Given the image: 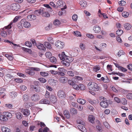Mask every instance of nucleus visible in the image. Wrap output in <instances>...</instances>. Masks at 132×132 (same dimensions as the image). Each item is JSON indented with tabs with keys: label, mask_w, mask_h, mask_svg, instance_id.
Wrapping results in <instances>:
<instances>
[{
	"label": "nucleus",
	"mask_w": 132,
	"mask_h": 132,
	"mask_svg": "<svg viewBox=\"0 0 132 132\" xmlns=\"http://www.w3.org/2000/svg\"><path fill=\"white\" fill-rule=\"evenodd\" d=\"M0 120L3 121H6L7 120V119L5 116L1 115L0 116Z\"/></svg>",
	"instance_id": "nucleus-35"
},
{
	"label": "nucleus",
	"mask_w": 132,
	"mask_h": 132,
	"mask_svg": "<svg viewBox=\"0 0 132 132\" xmlns=\"http://www.w3.org/2000/svg\"><path fill=\"white\" fill-rule=\"evenodd\" d=\"M50 71L52 74L53 75L58 74L61 75L62 76H64L65 75L64 73L63 72L59 71L57 72V71H56L53 70H51Z\"/></svg>",
	"instance_id": "nucleus-13"
},
{
	"label": "nucleus",
	"mask_w": 132,
	"mask_h": 132,
	"mask_svg": "<svg viewBox=\"0 0 132 132\" xmlns=\"http://www.w3.org/2000/svg\"><path fill=\"white\" fill-rule=\"evenodd\" d=\"M48 82L52 86H54L56 85L57 81L53 79H51L49 80Z\"/></svg>",
	"instance_id": "nucleus-17"
},
{
	"label": "nucleus",
	"mask_w": 132,
	"mask_h": 132,
	"mask_svg": "<svg viewBox=\"0 0 132 132\" xmlns=\"http://www.w3.org/2000/svg\"><path fill=\"white\" fill-rule=\"evenodd\" d=\"M39 103L41 104H48L50 103V101L46 99H43L41 100L40 101Z\"/></svg>",
	"instance_id": "nucleus-23"
},
{
	"label": "nucleus",
	"mask_w": 132,
	"mask_h": 132,
	"mask_svg": "<svg viewBox=\"0 0 132 132\" xmlns=\"http://www.w3.org/2000/svg\"><path fill=\"white\" fill-rule=\"evenodd\" d=\"M77 101L79 103L84 105L86 102L85 100L84 99H81V98H79L77 100Z\"/></svg>",
	"instance_id": "nucleus-25"
},
{
	"label": "nucleus",
	"mask_w": 132,
	"mask_h": 132,
	"mask_svg": "<svg viewBox=\"0 0 132 132\" xmlns=\"http://www.w3.org/2000/svg\"><path fill=\"white\" fill-rule=\"evenodd\" d=\"M122 15L123 17L125 18L127 17L129 15V13L126 12H123L122 13Z\"/></svg>",
	"instance_id": "nucleus-51"
},
{
	"label": "nucleus",
	"mask_w": 132,
	"mask_h": 132,
	"mask_svg": "<svg viewBox=\"0 0 132 132\" xmlns=\"http://www.w3.org/2000/svg\"><path fill=\"white\" fill-rule=\"evenodd\" d=\"M44 6L46 8L45 9H47V11H49V12H51L52 11V8L50 7L48 4H44Z\"/></svg>",
	"instance_id": "nucleus-40"
},
{
	"label": "nucleus",
	"mask_w": 132,
	"mask_h": 132,
	"mask_svg": "<svg viewBox=\"0 0 132 132\" xmlns=\"http://www.w3.org/2000/svg\"><path fill=\"white\" fill-rule=\"evenodd\" d=\"M86 36L88 37L90 39H94V36L92 34H87Z\"/></svg>",
	"instance_id": "nucleus-56"
},
{
	"label": "nucleus",
	"mask_w": 132,
	"mask_h": 132,
	"mask_svg": "<svg viewBox=\"0 0 132 132\" xmlns=\"http://www.w3.org/2000/svg\"><path fill=\"white\" fill-rule=\"evenodd\" d=\"M126 4V2L123 0H121V1H119V4L120 6H124Z\"/></svg>",
	"instance_id": "nucleus-57"
},
{
	"label": "nucleus",
	"mask_w": 132,
	"mask_h": 132,
	"mask_svg": "<svg viewBox=\"0 0 132 132\" xmlns=\"http://www.w3.org/2000/svg\"><path fill=\"white\" fill-rule=\"evenodd\" d=\"M51 53L49 52H48L46 53L45 54V55L46 57L49 58L52 55Z\"/></svg>",
	"instance_id": "nucleus-59"
},
{
	"label": "nucleus",
	"mask_w": 132,
	"mask_h": 132,
	"mask_svg": "<svg viewBox=\"0 0 132 132\" xmlns=\"http://www.w3.org/2000/svg\"><path fill=\"white\" fill-rule=\"evenodd\" d=\"M41 10L43 16L45 17H48L50 16V14L48 12L49 11H47V9L42 8L41 9Z\"/></svg>",
	"instance_id": "nucleus-6"
},
{
	"label": "nucleus",
	"mask_w": 132,
	"mask_h": 132,
	"mask_svg": "<svg viewBox=\"0 0 132 132\" xmlns=\"http://www.w3.org/2000/svg\"><path fill=\"white\" fill-rule=\"evenodd\" d=\"M70 113L73 114H76L77 113V111L75 108H71L70 110Z\"/></svg>",
	"instance_id": "nucleus-42"
},
{
	"label": "nucleus",
	"mask_w": 132,
	"mask_h": 132,
	"mask_svg": "<svg viewBox=\"0 0 132 132\" xmlns=\"http://www.w3.org/2000/svg\"><path fill=\"white\" fill-rule=\"evenodd\" d=\"M78 127L82 131L87 132L86 129L84 126L81 125H79L78 126Z\"/></svg>",
	"instance_id": "nucleus-18"
},
{
	"label": "nucleus",
	"mask_w": 132,
	"mask_h": 132,
	"mask_svg": "<svg viewBox=\"0 0 132 132\" xmlns=\"http://www.w3.org/2000/svg\"><path fill=\"white\" fill-rule=\"evenodd\" d=\"M36 45L37 47L40 50H45L46 48L43 44L40 43H38Z\"/></svg>",
	"instance_id": "nucleus-14"
},
{
	"label": "nucleus",
	"mask_w": 132,
	"mask_h": 132,
	"mask_svg": "<svg viewBox=\"0 0 132 132\" xmlns=\"http://www.w3.org/2000/svg\"><path fill=\"white\" fill-rule=\"evenodd\" d=\"M50 60L51 62L53 64L56 63L57 61L56 58L54 56L51 57L50 59Z\"/></svg>",
	"instance_id": "nucleus-24"
},
{
	"label": "nucleus",
	"mask_w": 132,
	"mask_h": 132,
	"mask_svg": "<svg viewBox=\"0 0 132 132\" xmlns=\"http://www.w3.org/2000/svg\"><path fill=\"white\" fill-rule=\"evenodd\" d=\"M3 114L6 117H7L11 119L12 117V114L9 112H4Z\"/></svg>",
	"instance_id": "nucleus-28"
},
{
	"label": "nucleus",
	"mask_w": 132,
	"mask_h": 132,
	"mask_svg": "<svg viewBox=\"0 0 132 132\" xmlns=\"http://www.w3.org/2000/svg\"><path fill=\"white\" fill-rule=\"evenodd\" d=\"M42 11L41 9L40 10H36L35 12V14L37 15H38L42 13Z\"/></svg>",
	"instance_id": "nucleus-49"
},
{
	"label": "nucleus",
	"mask_w": 132,
	"mask_h": 132,
	"mask_svg": "<svg viewBox=\"0 0 132 132\" xmlns=\"http://www.w3.org/2000/svg\"><path fill=\"white\" fill-rule=\"evenodd\" d=\"M57 95L58 97L62 99L64 98L65 97V94L63 91L59 90L57 93Z\"/></svg>",
	"instance_id": "nucleus-7"
},
{
	"label": "nucleus",
	"mask_w": 132,
	"mask_h": 132,
	"mask_svg": "<svg viewBox=\"0 0 132 132\" xmlns=\"http://www.w3.org/2000/svg\"><path fill=\"white\" fill-rule=\"evenodd\" d=\"M32 88H34V89L35 91L37 92H39L40 90V88L38 86H36L35 87L32 86Z\"/></svg>",
	"instance_id": "nucleus-46"
},
{
	"label": "nucleus",
	"mask_w": 132,
	"mask_h": 132,
	"mask_svg": "<svg viewBox=\"0 0 132 132\" xmlns=\"http://www.w3.org/2000/svg\"><path fill=\"white\" fill-rule=\"evenodd\" d=\"M20 8V6L18 4L14 3L8 6L7 8L9 10L17 11Z\"/></svg>",
	"instance_id": "nucleus-4"
},
{
	"label": "nucleus",
	"mask_w": 132,
	"mask_h": 132,
	"mask_svg": "<svg viewBox=\"0 0 132 132\" xmlns=\"http://www.w3.org/2000/svg\"><path fill=\"white\" fill-rule=\"evenodd\" d=\"M89 102L92 105L97 104L98 103V100H89Z\"/></svg>",
	"instance_id": "nucleus-38"
},
{
	"label": "nucleus",
	"mask_w": 132,
	"mask_h": 132,
	"mask_svg": "<svg viewBox=\"0 0 132 132\" xmlns=\"http://www.w3.org/2000/svg\"><path fill=\"white\" fill-rule=\"evenodd\" d=\"M73 34L77 37H81V35L80 32L78 31H74Z\"/></svg>",
	"instance_id": "nucleus-43"
},
{
	"label": "nucleus",
	"mask_w": 132,
	"mask_h": 132,
	"mask_svg": "<svg viewBox=\"0 0 132 132\" xmlns=\"http://www.w3.org/2000/svg\"><path fill=\"white\" fill-rule=\"evenodd\" d=\"M25 45L29 47H30L32 46L31 43L28 41L26 42L25 43Z\"/></svg>",
	"instance_id": "nucleus-50"
},
{
	"label": "nucleus",
	"mask_w": 132,
	"mask_h": 132,
	"mask_svg": "<svg viewBox=\"0 0 132 132\" xmlns=\"http://www.w3.org/2000/svg\"><path fill=\"white\" fill-rule=\"evenodd\" d=\"M72 20L75 21H77L78 18V16L76 14H73L72 16Z\"/></svg>",
	"instance_id": "nucleus-53"
},
{
	"label": "nucleus",
	"mask_w": 132,
	"mask_h": 132,
	"mask_svg": "<svg viewBox=\"0 0 132 132\" xmlns=\"http://www.w3.org/2000/svg\"><path fill=\"white\" fill-rule=\"evenodd\" d=\"M103 124L108 129H109L110 128V125L107 122H103Z\"/></svg>",
	"instance_id": "nucleus-52"
},
{
	"label": "nucleus",
	"mask_w": 132,
	"mask_h": 132,
	"mask_svg": "<svg viewBox=\"0 0 132 132\" xmlns=\"http://www.w3.org/2000/svg\"><path fill=\"white\" fill-rule=\"evenodd\" d=\"M21 112H22L24 116H28L30 114V111L27 109H21Z\"/></svg>",
	"instance_id": "nucleus-10"
},
{
	"label": "nucleus",
	"mask_w": 132,
	"mask_h": 132,
	"mask_svg": "<svg viewBox=\"0 0 132 132\" xmlns=\"http://www.w3.org/2000/svg\"><path fill=\"white\" fill-rule=\"evenodd\" d=\"M123 33V31L121 30H118L116 31V34L118 36L121 35Z\"/></svg>",
	"instance_id": "nucleus-58"
},
{
	"label": "nucleus",
	"mask_w": 132,
	"mask_h": 132,
	"mask_svg": "<svg viewBox=\"0 0 132 132\" xmlns=\"http://www.w3.org/2000/svg\"><path fill=\"white\" fill-rule=\"evenodd\" d=\"M22 99L23 101L27 102L29 99V96L27 94H25L23 96Z\"/></svg>",
	"instance_id": "nucleus-34"
},
{
	"label": "nucleus",
	"mask_w": 132,
	"mask_h": 132,
	"mask_svg": "<svg viewBox=\"0 0 132 132\" xmlns=\"http://www.w3.org/2000/svg\"><path fill=\"white\" fill-rule=\"evenodd\" d=\"M22 49L25 52H28L29 53L31 54L32 53V51L30 49L26 48L23 47H22Z\"/></svg>",
	"instance_id": "nucleus-45"
},
{
	"label": "nucleus",
	"mask_w": 132,
	"mask_h": 132,
	"mask_svg": "<svg viewBox=\"0 0 132 132\" xmlns=\"http://www.w3.org/2000/svg\"><path fill=\"white\" fill-rule=\"evenodd\" d=\"M5 106L9 109H11L12 108V105L10 104H5Z\"/></svg>",
	"instance_id": "nucleus-63"
},
{
	"label": "nucleus",
	"mask_w": 132,
	"mask_h": 132,
	"mask_svg": "<svg viewBox=\"0 0 132 132\" xmlns=\"http://www.w3.org/2000/svg\"><path fill=\"white\" fill-rule=\"evenodd\" d=\"M16 118L17 119H21L23 115L20 112H17L15 113Z\"/></svg>",
	"instance_id": "nucleus-20"
},
{
	"label": "nucleus",
	"mask_w": 132,
	"mask_h": 132,
	"mask_svg": "<svg viewBox=\"0 0 132 132\" xmlns=\"http://www.w3.org/2000/svg\"><path fill=\"white\" fill-rule=\"evenodd\" d=\"M124 28L126 30H130L131 27V26L129 23L125 24L123 25Z\"/></svg>",
	"instance_id": "nucleus-22"
},
{
	"label": "nucleus",
	"mask_w": 132,
	"mask_h": 132,
	"mask_svg": "<svg viewBox=\"0 0 132 132\" xmlns=\"http://www.w3.org/2000/svg\"><path fill=\"white\" fill-rule=\"evenodd\" d=\"M50 101L53 103H55L57 101V98L56 96L54 95H51L50 97Z\"/></svg>",
	"instance_id": "nucleus-11"
},
{
	"label": "nucleus",
	"mask_w": 132,
	"mask_h": 132,
	"mask_svg": "<svg viewBox=\"0 0 132 132\" xmlns=\"http://www.w3.org/2000/svg\"><path fill=\"white\" fill-rule=\"evenodd\" d=\"M95 119L94 116L92 115H89L88 118V120L91 123H93L94 122Z\"/></svg>",
	"instance_id": "nucleus-29"
},
{
	"label": "nucleus",
	"mask_w": 132,
	"mask_h": 132,
	"mask_svg": "<svg viewBox=\"0 0 132 132\" xmlns=\"http://www.w3.org/2000/svg\"><path fill=\"white\" fill-rule=\"evenodd\" d=\"M127 97L129 99H132V94L129 93L127 95Z\"/></svg>",
	"instance_id": "nucleus-64"
},
{
	"label": "nucleus",
	"mask_w": 132,
	"mask_h": 132,
	"mask_svg": "<svg viewBox=\"0 0 132 132\" xmlns=\"http://www.w3.org/2000/svg\"><path fill=\"white\" fill-rule=\"evenodd\" d=\"M67 73L68 75L70 76H74L73 72L72 71H68Z\"/></svg>",
	"instance_id": "nucleus-62"
},
{
	"label": "nucleus",
	"mask_w": 132,
	"mask_h": 132,
	"mask_svg": "<svg viewBox=\"0 0 132 132\" xmlns=\"http://www.w3.org/2000/svg\"><path fill=\"white\" fill-rule=\"evenodd\" d=\"M93 30L95 33H97L101 31V28L99 26L96 25L94 26Z\"/></svg>",
	"instance_id": "nucleus-12"
},
{
	"label": "nucleus",
	"mask_w": 132,
	"mask_h": 132,
	"mask_svg": "<svg viewBox=\"0 0 132 132\" xmlns=\"http://www.w3.org/2000/svg\"><path fill=\"white\" fill-rule=\"evenodd\" d=\"M64 114L65 116L67 119H69L70 117V115L69 112L67 110H65L64 111Z\"/></svg>",
	"instance_id": "nucleus-32"
},
{
	"label": "nucleus",
	"mask_w": 132,
	"mask_h": 132,
	"mask_svg": "<svg viewBox=\"0 0 132 132\" xmlns=\"http://www.w3.org/2000/svg\"><path fill=\"white\" fill-rule=\"evenodd\" d=\"M79 47L82 50H85L86 49L85 45L82 43H81L80 44Z\"/></svg>",
	"instance_id": "nucleus-44"
},
{
	"label": "nucleus",
	"mask_w": 132,
	"mask_h": 132,
	"mask_svg": "<svg viewBox=\"0 0 132 132\" xmlns=\"http://www.w3.org/2000/svg\"><path fill=\"white\" fill-rule=\"evenodd\" d=\"M25 71L26 73L31 76H33L35 74V72L34 71L32 67L30 68L29 69H26Z\"/></svg>",
	"instance_id": "nucleus-8"
},
{
	"label": "nucleus",
	"mask_w": 132,
	"mask_h": 132,
	"mask_svg": "<svg viewBox=\"0 0 132 132\" xmlns=\"http://www.w3.org/2000/svg\"><path fill=\"white\" fill-rule=\"evenodd\" d=\"M93 71L95 72H97L100 70V66L99 65H97L94 66L93 68Z\"/></svg>",
	"instance_id": "nucleus-36"
},
{
	"label": "nucleus",
	"mask_w": 132,
	"mask_h": 132,
	"mask_svg": "<svg viewBox=\"0 0 132 132\" xmlns=\"http://www.w3.org/2000/svg\"><path fill=\"white\" fill-rule=\"evenodd\" d=\"M60 23L61 22L58 19L55 20L53 22V24L56 26L59 25Z\"/></svg>",
	"instance_id": "nucleus-39"
},
{
	"label": "nucleus",
	"mask_w": 132,
	"mask_h": 132,
	"mask_svg": "<svg viewBox=\"0 0 132 132\" xmlns=\"http://www.w3.org/2000/svg\"><path fill=\"white\" fill-rule=\"evenodd\" d=\"M79 88H80L81 90H84L85 89V86L82 84L79 85Z\"/></svg>",
	"instance_id": "nucleus-60"
},
{
	"label": "nucleus",
	"mask_w": 132,
	"mask_h": 132,
	"mask_svg": "<svg viewBox=\"0 0 132 132\" xmlns=\"http://www.w3.org/2000/svg\"><path fill=\"white\" fill-rule=\"evenodd\" d=\"M45 46L48 48L51 49L52 47L51 44L47 42H45L44 43Z\"/></svg>",
	"instance_id": "nucleus-41"
},
{
	"label": "nucleus",
	"mask_w": 132,
	"mask_h": 132,
	"mask_svg": "<svg viewBox=\"0 0 132 132\" xmlns=\"http://www.w3.org/2000/svg\"><path fill=\"white\" fill-rule=\"evenodd\" d=\"M13 77L9 74H8L5 77V79L7 80L10 81L13 79Z\"/></svg>",
	"instance_id": "nucleus-33"
},
{
	"label": "nucleus",
	"mask_w": 132,
	"mask_h": 132,
	"mask_svg": "<svg viewBox=\"0 0 132 132\" xmlns=\"http://www.w3.org/2000/svg\"><path fill=\"white\" fill-rule=\"evenodd\" d=\"M64 4V3L62 1L60 0L58 1L56 3L57 8L58 7H62Z\"/></svg>",
	"instance_id": "nucleus-16"
},
{
	"label": "nucleus",
	"mask_w": 132,
	"mask_h": 132,
	"mask_svg": "<svg viewBox=\"0 0 132 132\" xmlns=\"http://www.w3.org/2000/svg\"><path fill=\"white\" fill-rule=\"evenodd\" d=\"M12 23L9 24L8 26L5 27L3 28V30L1 33V35L4 37H6L8 35L12 32V30L10 29L11 28V24Z\"/></svg>",
	"instance_id": "nucleus-2"
},
{
	"label": "nucleus",
	"mask_w": 132,
	"mask_h": 132,
	"mask_svg": "<svg viewBox=\"0 0 132 132\" xmlns=\"http://www.w3.org/2000/svg\"><path fill=\"white\" fill-rule=\"evenodd\" d=\"M31 98L32 101L35 102L39 100L40 98L39 95L37 94H35L31 96Z\"/></svg>",
	"instance_id": "nucleus-9"
},
{
	"label": "nucleus",
	"mask_w": 132,
	"mask_h": 132,
	"mask_svg": "<svg viewBox=\"0 0 132 132\" xmlns=\"http://www.w3.org/2000/svg\"><path fill=\"white\" fill-rule=\"evenodd\" d=\"M40 73L41 76L43 77H47L49 75L48 72L47 71H41Z\"/></svg>",
	"instance_id": "nucleus-31"
},
{
	"label": "nucleus",
	"mask_w": 132,
	"mask_h": 132,
	"mask_svg": "<svg viewBox=\"0 0 132 132\" xmlns=\"http://www.w3.org/2000/svg\"><path fill=\"white\" fill-rule=\"evenodd\" d=\"M52 24L51 23H50L48 24L45 27V29L46 30H50L52 28Z\"/></svg>",
	"instance_id": "nucleus-47"
},
{
	"label": "nucleus",
	"mask_w": 132,
	"mask_h": 132,
	"mask_svg": "<svg viewBox=\"0 0 132 132\" xmlns=\"http://www.w3.org/2000/svg\"><path fill=\"white\" fill-rule=\"evenodd\" d=\"M9 95L11 98H14L16 97L17 93L16 92H12L9 93Z\"/></svg>",
	"instance_id": "nucleus-19"
},
{
	"label": "nucleus",
	"mask_w": 132,
	"mask_h": 132,
	"mask_svg": "<svg viewBox=\"0 0 132 132\" xmlns=\"http://www.w3.org/2000/svg\"><path fill=\"white\" fill-rule=\"evenodd\" d=\"M100 105L104 108H106L108 106V104L106 102L103 101L101 102L100 103Z\"/></svg>",
	"instance_id": "nucleus-26"
},
{
	"label": "nucleus",
	"mask_w": 132,
	"mask_h": 132,
	"mask_svg": "<svg viewBox=\"0 0 132 132\" xmlns=\"http://www.w3.org/2000/svg\"><path fill=\"white\" fill-rule=\"evenodd\" d=\"M88 88L93 91H98L100 89V87L97 83L94 82H91L88 84Z\"/></svg>",
	"instance_id": "nucleus-3"
},
{
	"label": "nucleus",
	"mask_w": 132,
	"mask_h": 132,
	"mask_svg": "<svg viewBox=\"0 0 132 132\" xmlns=\"http://www.w3.org/2000/svg\"><path fill=\"white\" fill-rule=\"evenodd\" d=\"M27 18L29 20L32 21L36 19V16L34 15H30L28 16Z\"/></svg>",
	"instance_id": "nucleus-21"
},
{
	"label": "nucleus",
	"mask_w": 132,
	"mask_h": 132,
	"mask_svg": "<svg viewBox=\"0 0 132 132\" xmlns=\"http://www.w3.org/2000/svg\"><path fill=\"white\" fill-rule=\"evenodd\" d=\"M80 4L82 7H87V3L86 2L84 1H80Z\"/></svg>",
	"instance_id": "nucleus-30"
},
{
	"label": "nucleus",
	"mask_w": 132,
	"mask_h": 132,
	"mask_svg": "<svg viewBox=\"0 0 132 132\" xmlns=\"http://www.w3.org/2000/svg\"><path fill=\"white\" fill-rule=\"evenodd\" d=\"M73 88L77 90H78L79 89V87L77 85L74 83L72 85Z\"/></svg>",
	"instance_id": "nucleus-61"
},
{
	"label": "nucleus",
	"mask_w": 132,
	"mask_h": 132,
	"mask_svg": "<svg viewBox=\"0 0 132 132\" xmlns=\"http://www.w3.org/2000/svg\"><path fill=\"white\" fill-rule=\"evenodd\" d=\"M2 130L3 132H10V129L5 126H3L2 127Z\"/></svg>",
	"instance_id": "nucleus-27"
},
{
	"label": "nucleus",
	"mask_w": 132,
	"mask_h": 132,
	"mask_svg": "<svg viewBox=\"0 0 132 132\" xmlns=\"http://www.w3.org/2000/svg\"><path fill=\"white\" fill-rule=\"evenodd\" d=\"M125 54V52L123 51L122 50H120L118 52L117 54L120 57L121 55L124 54Z\"/></svg>",
	"instance_id": "nucleus-55"
},
{
	"label": "nucleus",
	"mask_w": 132,
	"mask_h": 132,
	"mask_svg": "<svg viewBox=\"0 0 132 132\" xmlns=\"http://www.w3.org/2000/svg\"><path fill=\"white\" fill-rule=\"evenodd\" d=\"M59 80L61 82L65 83L67 82L68 79L65 77L62 76L60 78Z\"/></svg>",
	"instance_id": "nucleus-15"
},
{
	"label": "nucleus",
	"mask_w": 132,
	"mask_h": 132,
	"mask_svg": "<svg viewBox=\"0 0 132 132\" xmlns=\"http://www.w3.org/2000/svg\"><path fill=\"white\" fill-rule=\"evenodd\" d=\"M59 56L60 59L63 61V64L67 67L69 65L70 63L72 61L71 58L67 55L64 52H62L61 54H59Z\"/></svg>",
	"instance_id": "nucleus-1"
},
{
	"label": "nucleus",
	"mask_w": 132,
	"mask_h": 132,
	"mask_svg": "<svg viewBox=\"0 0 132 132\" xmlns=\"http://www.w3.org/2000/svg\"><path fill=\"white\" fill-rule=\"evenodd\" d=\"M38 80L41 82L42 83H45L46 81V80L44 78H39L38 79Z\"/></svg>",
	"instance_id": "nucleus-54"
},
{
	"label": "nucleus",
	"mask_w": 132,
	"mask_h": 132,
	"mask_svg": "<svg viewBox=\"0 0 132 132\" xmlns=\"http://www.w3.org/2000/svg\"><path fill=\"white\" fill-rule=\"evenodd\" d=\"M8 43H9L10 44H12L14 45V46H13V47L15 49V47L16 46L19 47H21V46L19 44H15L13 43H12V42H11L10 40L9 41V42Z\"/></svg>",
	"instance_id": "nucleus-48"
},
{
	"label": "nucleus",
	"mask_w": 132,
	"mask_h": 132,
	"mask_svg": "<svg viewBox=\"0 0 132 132\" xmlns=\"http://www.w3.org/2000/svg\"><path fill=\"white\" fill-rule=\"evenodd\" d=\"M64 44L63 42L58 40L55 43L56 47L59 49H61L63 48L64 46Z\"/></svg>",
	"instance_id": "nucleus-5"
},
{
	"label": "nucleus",
	"mask_w": 132,
	"mask_h": 132,
	"mask_svg": "<svg viewBox=\"0 0 132 132\" xmlns=\"http://www.w3.org/2000/svg\"><path fill=\"white\" fill-rule=\"evenodd\" d=\"M23 26L25 28H29L30 26V24L29 22L26 21L24 22Z\"/></svg>",
	"instance_id": "nucleus-37"
}]
</instances>
